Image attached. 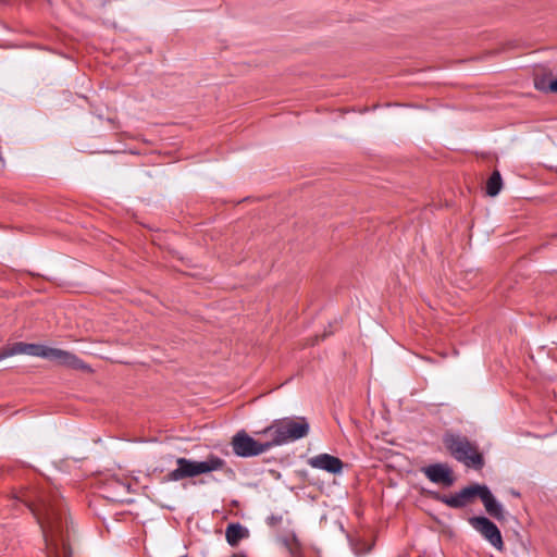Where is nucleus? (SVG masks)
<instances>
[{
	"label": "nucleus",
	"mask_w": 557,
	"mask_h": 557,
	"mask_svg": "<svg viewBox=\"0 0 557 557\" xmlns=\"http://www.w3.org/2000/svg\"><path fill=\"white\" fill-rule=\"evenodd\" d=\"M503 187V180L499 171L495 170L486 182V194L495 197L499 194Z\"/></svg>",
	"instance_id": "14"
},
{
	"label": "nucleus",
	"mask_w": 557,
	"mask_h": 557,
	"mask_svg": "<svg viewBox=\"0 0 557 557\" xmlns=\"http://www.w3.org/2000/svg\"><path fill=\"white\" fill-rule=\"evenodd\" d=\"M309 429V423L305 417L283 418L274 420L259 434L268 436L271 447H275L306 437Z\"/></svg>",
	"instance_id": "2"
},
{
	"label": "nucleus",
	"mask_w": 557,
	"mask_h": 557,
	"mask_svg": "<svg viewBox=\"0 0 557 557\" xmlns=\"http://www.w3.org/2000/svg\"><path fill=\"white\" fill-rule=\"evenodd\" d=\"M469 523L494 548L504 550V542L498 527L488 518L479 516L469 518Z\"/></svg>",
	"instance_id": "7"
},
{
	"label": "nucleus",
	"mask_w": 557,
	"mask_h": 557,
	"mask_svg": "<svg viewBox=\"0 0 557 557\" xmlns=\"http://www.w3.org/2000/svg\"><path fill=\"white\" fill-rule=\"evenodd\" d=\"M48 360L55 362L59 366L66 367L73 370L83 372H91L92 369L89 364L83 361L77 355L59 348H51L48 355Z\"/></svg>",
	"instance_id": "8"
},
{
	"label": "nucleus",
	"mask_w": 557,
	"mask_h": 557,
	"mask_svg": "<svg viewBox=\"0 0 557 557\" xmlns=\"http://www.w3.org/2000/svg\"><path fill=\"white\" fill-rule=\"evenodd\" d=\"M510 494L515 497H520V493L516 490H510Z\"/></svg>",
	"instance_id": "18"
},
{
	"label": "nucleus",
	"mask_w": 557,
	"mask_h": 557,
	"mask_svg": "<svg viewBox=\"0 0 557 557\" xmlns=\"http://www.w3.org/2000/svg\"><path fill=\"white\" fill-rule=\"evenodd\" d=\"M482 491L483 485L475 483L463 487L458 493L453 495L434 493L433 498L450 508L460 509L473 503L475 497L480 498Z\"/></svg>",
	"instance_id": "6"
},
{
	"label": "nucleus",
	"mask_w": 557,
	"mask_h": 557,
	"mask_svg": "<svg viewBox=\"0 0 557 557\" xmlns=\"http://www.w3.org/2000/svg\"><path fill=\"white\" fill-rule=\"evenodd\" d=\"M268 524L271 525V527H274V525H277L281 523L282 521V517L280 516H270L268 517Z\"/></svg>",
	"instance_id": "17"
},
{
	"label": "nucleus",
	"mask_w": 557,
	"mask_h": 557,
	"mask_svg": "<svg viewBox=\"0 0 557 557\" xmlns=\"http://www.w3.org/2000/svg\"><path fill=\"white\" fill-rule=\"evenodd\" d=\"M14 497L29 508L40 524L47 544V557H72L63 500L55 495H35L29 491H22Z\"/></svg>",
	"instance_id": "1"
},
{
	"label": "nucleus",
	"mask_w": 557,
	"mask_h": 557,
	"mask_svg": "<svg viewBox=\"0 0 557 557\" xmlns=\"http://www.w3.org/2000/svg\"><path fill=\"white\" fill-rule=\"evenodd\" d=\"M284 544L293 556L299 554L300 544L295 535H293L292 539H285Z\"/></svg>",
	"instance_id": "16"
},
{
	"label": "nucleus",
	"mask_w": 557,
	"mask_h": 557,
	"mask_svg": "<svg viewBox=\"0 0 557 557\" xmlns=\"http://www.w3.org/2000/svg\"><path fill=\"white\" fill-rule=\"evenodd\" d=\"M249 535L248 530L240 523H230L225 530L227 543L235 547L238 543Z\"/></svg>",
	"instance_id": "13"
},
{
	"label": "nucleus",
	"mask_w": 557,
	"mask_h": 557,
	"mask_svg": "<svg viewBox=\"0 0 557 557\" xmlns=\"http://www.w3.org/2000/svg\"><path fill=\"white\" fill-rule=\"evenodd\" d=\"M422 472L432 483L442 484L446 487L451 486L455 482L453 470L447 463L429 465L422 468Z\"/></svg>",
	"instance_id": "9"
},
{
	"label": "nucleus",
	"mask_w": 557,
	"mask_h": 557,
	"mask_svg": "<svg viewBox=\"0 0 557 557\" xmlns=\"http://www.w3.org/2000/svg\"><path fill=\"white\" fill-rule=\"evenodd\" d=\"M176 466L163 478V482H177L213 471H223L227 468L226 461L213 454L208 455L202 461L180 457L176 459Z\"/></svg>",
	"instance_id": "3"
},
{
	"label": "nucleus",
	"mask_w": 557,
	"mask_h": 557,
	"mask_svg": "<svg viewBox=\"0 0 557 557\" xmlns=\"http://www.w3.org/2000/svg\"><path fill=\"white\" fill-rule=\"evenodd\" d=\"M233 453L242 458L259 456L271 449L270 441L259 442L246 433L238 431L231 441Z\"/></svg>",
	"instance_id": "5"
},
{
	"label": "nucleus",
	"mask_w": 557,
	"mask_h": 557,
	"mask_svg": "<svg viewBox=\"0 0 557 557\" xmlns=\"http://www.w3.org/2000/svg\"><path fill=\"white\" fill-rule=\"evenodd\" d=\"M308 465L313 469L326 471L332 474H338L344 468V462L333 455L323 453L308 459Z\"/></svg>",
	"instance_id": "10"
},
{
	"label": "nucleus",
	"mask_w": 557,
	"mask_h": 557,
	"mask_svg": "<svg viewBox=\"0 0 557 557\" xmlns=\"http://www.w3.org/2000/svg\"><path fill=\"white\" fill-rule=\"evenodd\" d=\"M480 499L482 500L486 512L497 520H504L505 513L503 506L496 500L492 492L486 485H483V491Z\"/></svg>",
	"instance_id": "12"
},
{
	"label": "nucleus",
	"mask_w": 557,
	"mask_h": 557,
	"mask_svg": "<svg viewBox=\"0 0 557 557\" xmlns=\"http://www.w3.org/2000/svg\"><path fill=\"white\" fill-rule=\"evenodd\" d=\"M534 85L537 90L557 94V77L555 79H547L546 77L535 78Z\"/></svg>",
	"instance_id": "15"
},
{
	"label": "nucleus",
	"mask_w": 557,
	"mask_h": 557,
	"mask_svg": "<svg viewBox=\"0 0 557 557\" xmlns=\"http://www.w3.org/2000/svg\"><path fill=\"white\" fill-rule=\"evenodd\" d=\"M443 443L449 454L467 468L481 470L484 467L483 455L479 451L478 445L469 441L468 437L460 434L446 433L443 437Z\"/></svg>",
	"instance_id": "4"
},
{
	"label": "nucleus",
	"mask_w": 557,
	"mask_h": 557,
	"mask_svg": "<svg viewBox=\"0 0 557 557\" xmlns=\"http://www.w3.org/2000/svg\"><path fill=\"white\" fill-rule=\"evenodd\" d=\"M51 348L52 347H47L44 345L16 343L11 348L0 352V360L17 354H27L36 357H41L48 360V355L50 354Z\"/></svg>",
	"instance_id": "11"
}]
</instances>
